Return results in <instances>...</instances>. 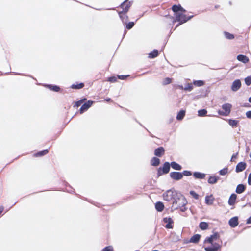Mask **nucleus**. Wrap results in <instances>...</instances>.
I'll list each match as a JSON object with an SVG mask.
<instances>
[{"label": "nucleus", "mask_w": 251, "mask_h": 251, "mask_svg": "<svg viewBox=\"0 0 251 251\" xmlns=\"http://www.w3.org/2000/svg\"><path fill=\"white\" fill-rule=\"evenodd\" d=\"M47 86L50 90L55 92H58L60 90L59 87L56 85H47Z\"/></svg>", "instance_id": "obj_31"}, {"label": "nucleus", "mask_w": 251, "mask_h": 251, "mask_svg": "<svg viewBox=\"0 0 251 251\" xmlns=\"http://www.w3.org/2000/svg\"><path fill=\"white\" fill-rule=\"evenodd\" d=\"M221 248V246L218 243L212 244L211 247H205L204 250L206 251H217Z\"/></svg>", "instance_id": "obj_10"}, {"label": "nucleus", "mask_w": 251, "mask_h": 251, "mask_svg": "<svg viewBox=\"0 0 251 251\" xmlns=\"http://www.w3.org/2000/svg\"><path fill=\"white\" fill-rule=\"evenodd\" d=\"M119 14L120 16V17L123 23L126 24V22L127 21L128 17L127 15H126L124 13L119 12Z\"/></svg>", "instance_id": "obj_26"}, {"label": "nucleus", "mask_w": 251, "mask_h": 251, "mask_svg": "<svg viewBox=\"0 0 251 251\" xmlns=\"http://www.w3.org/2000/svg\"><path fill=\"white\" fill-rule=\"evenodd\" d=\"M48 152H49V151L48 149L40 151L38 152L35 154L34 156L35 157L42 156L47 154L48 153Z\"/></svg>", "instance_id": "obj_29"}, {"label": "nucleus", "mask_w": 251, "mask_h": 251, "mask_svg": "<svg viewBox=\"0 0 251 251\" xmlns=\"http://www.w3.org/2000/svg\"><path fill=\"white\" fill-rule=\"evenodd\" d=\"M117 80V77L115 76H111L108 78V81L110 82H115Z\"/></svg>", "instance_id": "obj_46"}, {"label": "nucleus", "mask_w": 251, "mask_h": 251, "mask_svg": "<svg viewBox=\"0 0 251 251\" xmlns=\"http://www.w3.org/2000/svg\"><path fill=\"white\" fill-rule=\"evenodd\" d=\"M134 25V23L133 22H130L126 24V28L127 29H130L133 27Z\"/></svg>", "instance_id": "obj_41"}, {"label": "nucleus", "mask_w": 251, "mask_h": 251, "mask_svg": "<svg viewBox=\"0 0 251 251\" xmlns=\"http://www.w3.org/2000/svg\"><path fill=\"white\" fill-rule=\"evenodd\" d=\"M232 105L229 103H226L222 105V108L225 111H219L218 113L220 115L227 116L228 115L230 111Z\"/></svg>", "instance_id": "obj_5"}, {"label": "nucleus", "mask_w": 251, "mask_h": 251, "mask_svg": "<svg viewBox=\"0 0 251 251\" xmlns=\"http://www.w3.org/2000/svg\"><path fill=\"white\" fill-rule=\"evenodd\" d=\"M170 166L174 170L180 171L182 169L181 166L176 162H172L170 164Z\"/></svg>", "instance_id": "obj_23"}, {"label": "nucleus", "mask_w": 251, "mask_h": 251, "mask_svg": "<svg viewBox=\"0 0 251 251\" xmlns=\"http://www.w3.org/2000/svg\"><path fill=\"white\" fill-rule=\"evenodd\" d=\"M170 176L172 179L175 180H179L183 178L182 174L178 172H171Z\"/></svg>", "instance_id": "obj_6"}, {"label": "nucleus", "mask_w": 251, "mask_h": 251, "mask_svg": "<svg viewBox=\"0 0 251 251\" xmlns=\"http://www.w3.org/2000/svg\"><path fill=\"white\" fill-rule=\"evenodd\" d=\"M86 100V99H84L83 100H80L77 101L75 102V106L78 107L80 106L83 103L84 100Z\"/></svg>", "instance_id": "obj_45"}, {"label": "nucleus", "mask_w": 251, "mask_h": 251, "mask_svg": "<svg viewBox=\"0 0 251 251\" xmlns=\"http://www.w3.org/2000/svg\"><path fill=\"white\" fill-rule=\"evenodd\" d=\"M186 12H183L180 11L179 12L175 14L176 21H178L179 23L176 26V27H178L179 25H181L183 23H184L191 19L193 16H190L189 17H187L185 14Z\"/></svg>", "instance_id": "obj_2"}, {"label": "nucleus", "mask_w": 251, "mask_h": 251, "mask_svg": "<svg viewBox=\"0 0 251 251\" xmlns=\"http://www.w3.org/2000/svg\"><path fill=\"white\" fill-rule=\"evenodd\" d=\"M224 34L225 36V37L229 40H232L234 38V36L233 34H231L227 32H224Z\"/></svg>", "instance_id": "obj_34"}, {"label": "nucleus", "mask_w": 251, "mask_h": 251, "mask_svg": "<svg viewBox=\"0 0 251 251\" xmlns=\"http://www.w3.org/2000/svg\"><path fill=\"white\" fill-rule=\"evenodd\" d=\"M237 59L238 61L244 63H246L249 61V59L244 55H238L237 56Z\"/></svg>", "instance_id": "obj_19"}, {"label": "nucleus", "mask_w": 251, "mask_h": 251, "mask_svg": "<svg viewBox=\"0 0 251 251\" xmlns=\"http://www.w3.org/2000/svg\"><path fill=\"white\" fill-rule=\"evenodd\" d=\"M164 223H167L165 227L168 229H171L173 228L172 224L173 223V220L170 217H166L163 219Z\"/></svg>", "instance_id": "obj_12"}, {"label": "nucleus", "mask_w": 251, "mask_h": 251, "mask_svg": "<svg viewBox=\"0 0 251 251\" xmlns=\"http://www.w3.org/2000/svg\"><path fill=\"white\" fill-rule=\"evenodd\" d=\"M177 88L181 90H184V88L182 85H178Z\"/></svg>", "instance_id": "obj_54"}, {"label": "nucleus", "mask_w": 251, "mask_h": 251, "mask_svg": "<svg viewBox=\"0 0 251 251\" xmlns=\"http://www.w3.org/2000/svg\"><path fill=\"white\" fill-rule=\"evenodd\" d=\"M219 238V235L217 233H215L214 234L211 235L210 237H207L205 240V242H208L209 243H212V242L214 240H216Z\"/></svg>", "instance_id": "obj_16"}, {"label": "nucleus", "mask_w": 251, "mask_h": 251, "mask_svg": "<svg viewBox=\"0 0 251 251\" xmlns=\"http://www.w3.org/2000/svg\"><path fill=\"white\" fill-rule=\"evenodd\" d=\"M172 9L173 11L175 13V15L176 14L180 11L186 12V10L184 9L180 4L174 5L172 7Z\"/></svg>", "instance_id": "obj_11"}, {"label": "nucleus", "mask_w": 251, "mask_h": 251, "mask_svg": "<svg viewBox=\"0 0 251 251\" xmlns=\"http://www.w3.org/2000/svg\"><path fill=\"white\" fill-rule=\"evenodd\" d=\"M105 101H107V102H109V101H111V99L110 98H106L104 100Z\"/></svg>", "instance_id": "obj_55"}, {"label": "nucleus", "mask_w": 251, "mask_h": 251, "mask_svg": "<svg viewBox=\"0 0 251 251\" xmlns=\"http://www.w3.org/2000/svg\"><path fill=\"white\" fill-rule=\"evenodd\" d=\"M158 55V50H154L152 52L149 54V58H154L157 57Z\"/></svg>", "instance_id": "obj_30"}, {"label": "nucleus", "mask_w": 251, "mask_h": 251, "mask_svg": "<svg viewBox=\"0 0 251 251\" xmlns=\"http://www.w3.org/2000/svg\"><path fill=\"white\" fill-rule=\"evenodd\" d=\"M164 152L165 150L164 148L162 147H160L155 150L154 154L157 156L161 157L164 154Z\"/></svg>", "instance_id": "obj_17"}, {"label": "nucleus", "mask_w": 251, "mask_h": 251, "mask_svg": "<svg viewBox=\"0 0 251 251\" xmlns=\"http://www.w3.org/2000/svg\"><path fill=\"white\" fill-rule=\"evenodd\" d=\"M241 86V83L239 79L235 80L232 83L231 89L233 91L236 92L238 90Z\"/></svg>", "instance_id": "obj_9"}, {"label": "nucleus", "mask_w": 251, "mask_h": 251, "mask_svg": "<svg viewBox=\"0 0 251 251\" xmlns=\"http://www.w3.org/2000/svg\"><path fill=\"white\" fill-rule=\"evenodd\" d=\"M102 251H113V248L112 246H107L105 247Z\"/></svg>", "instance_id": "obj_47"}, {"label": "nucleus", "mask_w": 251, "mask_h": 251, "mask_svg": "<svg viewBox=\"0 0 251 251\" xmlns=\"http://www.w3.org/2000/svg\"><path fill=\"white\" fill-rule=\"evenodd\" d=\"M179 208H180V210L182 212H184L186 210V208L185 207V206H183V207H179Z\"/></svg>", "instance_id": "obj_52"}, {"label": "nucleus", "mask_w": 251, "mask_h": 251, "mask_svg": "<svg viewBox=\"0 0 251 251\" xmlns=\"http://www.w3.org/2000/svg\"><path fill=\"white\" fill-rule=\"evenodd\" d=\"M247 118L251 119V111H247L246 113Z\"/></svg>", "instance_id": "obj_50"}, {"label": "nucleus", "mask_w": 251, "mask_h": 251, "mask_svg": "<svg viewBox=\"0 0 251 251\" xmlns=\"http://www.w3.org/2000/svg\"><path fill=\"white\" fill-rule=\"evenodd\" d=\"M194 177L197 179H204L206 175L199 172H195L193 174Z\"/></svg>", "instance_id": "obj_18"}, {"label": "nucleus", "mask_w": 251, "mask_h": 251, "mask_svg": "<svg viewBox=\"0 0 251 251\" xmlns=\"http://www.w3.org/2000/svg\"><path fill=\"white\" fill-rule=\"evenodd\" d=\"M228 171V168H225L219 171V174L221 175L224 176L225 175Z\"/></svg>", "instance_id": "obj_40"}, {"label": "nucleus", "mask_w": 251, "mask_h": 251, "mask_svg": "<svg viewBox=\"0 0 251 251\" xmlns=\"http://www.w3.org/2000/svg\"><path fill=\"white\" fill-rule=\"evenodd\" d=\"M247 223L248 224H251V216L248 219Z\"/></svg>", "instance_id": "obj_53"}, {"label": "nucleus", "mask_w": 251, "mask_h": 251, "mask_svg": "<svg viewBox=\"0 0 251 251\" xmlns=\"http://www.w3.org/2000/svg\"><path fill=\"white\" fill-rule=\"evenodd\" d=\"M205 203L207 205H212L213 203L214 199L212 195H211L210 196H206L205 197Z\"/></svg>", "instance_id": "obj_22"}, {"label": "nucleus", "mask_w": 251, "mask_h": 251, "mask_svg": "<svg viewBox=\"0 0 251 251\" xmlns=\"http://www.w3.org/2000/svg\"><path fill=\"white\" fill-rule=\"evenodd\" d=\"M128 0H126L121 4V7L123 9V11L121 12L126 14L129 10L131 6L130 2L127 3Z\"/></svg>", "instance_id": "obj_8"}, {"label": "nucleus", "mask_w": 251, "mask_h": 251, "mask_svg": "<svg viewBox=\"0 0 251 251\" xmlns=\"http://www.w3.org/2000/svg\"><path fill=\"white\" fill-rule=\"evenodd\" d=\"M185 114V111L183 110H180L176 116V119L178 120H181L183 119Z\"/></svg>", "instance_id": "obj_28"}, {"label": "nucleus", "mask_w": 251, "mask_h": 251, "mask_svg": "<svg viewBox=\"0 0 251 251\" xmlns=\"http://www.w3.org/2000/svg\"><path fill=\"white\" fill-rule=\"evenodd\" d=\"M229 225L231 227H235L238 225V218L237 217H234L231 218L228 222Z\"/></svg>", "instance_id": "obj_13"}, {"label": "nucleus", "mask_w": 251, "mask_h": 251, "mask_svg": "<svg viewBox=\"0 0 251 251\" xmlns=\"http://www.w3.org/2000/svg\"><path fill=\"white\" fill-rule=\"evenodd\" d=\"M249 100V102L250 103H251V97L249 98V100Z\"/></svg>", "instance_id": "obj_57"}, {"label": "nucleus", "mask_w": 251, "mask_h": 251, "mask_svg": "<svg viewBox=\"0 0 251 251\" xmlns=\"http://www.w3.org/2000/svg\"><path fill=\"white\" fill-rule=\"evenodd\" d=\"M237 154H238V153H237L236 154H234L232 155L231 159V161H232L234 160V158H236Z\"/></svg>", "instance_id": "obj_51"}, {"label": "nucleus", "mask_w": 251, "mask_h": 251, "mask_svg": "<svg viewBox=\"0 0 251 251\" xmlns=\"http://www.w3.org/2000/svg\"><path fill=\"white\" fill-rule=\"evenodd\" d=\"M164 208V204L161 202H157L155 204V208L157 211L161 212Z\"/></svg>", "instance_id": "obj_24"}, {"label": "nucleus", "mask_w": 251, "mask_h": 251, "mask_svg": "<svg viewBox=\"0 0 251 251\" xmlns=\"http://www.w3.org/2000/svg\"><path fill=\"white\" fill-rule=\"evenodd\" d=\"M170 169V164L166 162L164 163L162 167H159L157 171V176H161L163 174H167Z\"/></svg>", "instance_id": "obj_4"}, {"label": "nucleus", "mask_w": 251, "mask_h": 251, "mask_svg": "<svg viewBox=\"0 0 251 251\" xmlns=\"http://www.w3.org/2000/svg\"><path fill=\"white\" fill-rule=\"evenodd\" d=\"M84 85L83 83H79L78 84H76V85L73 84L72 85L71 87L73 89H79L82 88L84 87Z\"/></svg>", "instance_id": "obj_37"}, {"label": "nucleus", "mask_w": 251, "mask_h": 251, "mask_svg": "<svg viewBox=\"0 0 251 251\" xmlns=\"http://www.w3.org/2000/svg\"><path fill=\"white\" fill-rule=\"evenodd\" d=\"M187 201L185 197L181 194H177L173 202L172 207L174 209L185 206Z\"/></svg>", "instance_id": "obj_1"}, {"label": "nucleus", "mask_w": 251, "mask_h": 251, "mask_svg": "<svg viewBox=\"0 0 251 251\" xmlns=\"http://www.w3.org/2000/svg\"><path fill=\"white\" fill-rule=\"evenodd\" d=\"M171 82V79L170 78H166L164 79L163 81V84L165 85L167 84H169Z\"/></svg>", "instance_id": "obj_43"}, {"label": "nucleus", "mask_w": 251, "mask_h": 251, "mask_svg": "<svg viewBox=\"0 0 251 251\" xmlns=\"http://www.w3.org/2000/svg\"><path fill=\"white\" fill-rule=\"evenodd\" d=\"M160 163V160L157 157H154L151 160V164L153 166H157Z\"/></svg>", "instance_id": "obj_27"}, {"label": "nucleus", "mask_w": 251, "mask_h": 251, "mask_svg": "<svg viewBox=\"0 0 251 251\" xmlns=\"http://www.w3.org/2000/svg\"><path fill=\"white\" fill-rule=\"evenodd\" d=\"M237 198V195L235 194H232L231 195L229 200H228V204L230 205H233L235 202L236 199Z\"/></svg>", "instance_id": "obj_20"}, {"label": "nucleus", "mask_w": 251, "mask_h": 251, "mask_svg": "<svg viewBox=\"0 0 251 251\" xmlns=\"http://www.w3.org/2000/svg\"><path fill=\"white\" fill-rule=\"evenodd\" d=\"M93 101L89 100L87 102L83 104L80 108L79 111L81 114L87 111L92 105Z\"/></svg>", "instance_id": "obj_7"}, {"label": "nucleus", "mask_w": 251, "mask_h": 251, "mask_svg": "<svg viewBox=\"0 0 251 251\" xmlns=\"http://www.w3.org/2000/svg\"><path fill=\"white\" fill-rule=\"evenodd\" d=\"M246 187L242 184L237 185L236 189V192L238 194L242 193L245 190Z\"/></svg>", "instance_id": "obj_21"}, {"label": "nucleus", "mask_w": 251, "mask_h": 251, "mask_svg": "<svg viewBox=\"0 0 251 251\" xmlns=\"http://www.w3.org/2000/svg\"><path fill=\"white\" fill-rule=\"evenodd\" d=\"M201 238V235L200 234H197L191 237V238L189 239V241L187 243H192L197 244L198 243L200 239Z\"/></svg>", "instance_id": "obj_14"}, {"label": "nucleus", "mask_w": 251, "mask_h": 251, "mask_svg": "<svg viewBox=\"0 0 251 251\" xmlns=\"http://www.w3.org/2000/svg\"><path fill=\"white\" fill-rule=\"evenodd\" d=\"M246 167V164L245 162H241L238 163L236 167V172H240L244 170Z\"/></svg>", "instance_id": "obj_15"}, {"label": "nucleus", "mask_w": 251, "mask_h": 251, "mask_svg": "<svg viewBox=\"0 0 251 251\" xmlns=\"http://www.w3.org/2000/svg\"><path fill=\"white\" fill-rule=\"evenodd\" d=\"M248 183L249 185H251V172L249 174L248 176Z\"/></svg>", "instance_id": "obj_49"}, {"label": "nucleus", "mask_w": 251, "mask_h": 251, "mask_svg": "<svg viewBox=\"0 0 251 251\" xmlns=\"http://www.w3.org/2000/svg\"><path fill=\"white\" fill-rule=\"evenodd\" d=\"M193 86L192 84L188 83L184 88V90L185 91H191L193 90Z\"/></svg>", "instance_id": "obj_38"}, {"label": "nucleus", "mask_w": 251, "mask_h": 251, "mask_svg": "<svg viewBox=\"0 0 251 251\" xmlns=\"http://www.w3.org/2000/svg\"><path fill=\"white\" fill-rule=\"evenodd\" d=\"M177 195L176 191L170 189L165 192L163 194V197L164 200L170 201L173 200H174Z\"/></svg>", "instance_id": "obj_3"}, {"label": "nucleus", "mask_w": 251, "mask_h": 251, "mask_svg": "<svg viewBox=\"0 0 251 251\" xmlns=\"http://www.w3.org/2000/svg\"><path fill=\"white\" fill-rule=\"evenodd\" d=\"M3 208L2 207V208H0V214L2 213V212L3 211Z\"/></svg>", "instance_id": "obj_56"}, {"label": "nucleus", "mask_w": 251, "mask_h": 251, "mask_svg": "<svg viewBox=\"0 0 251 251\" xmlns=\"http://www.w3.org/2000/svg\"><path fill=\"white\" fill-rule=\"evenodd\" d=\"M198 112V115L199 116L202 117V116H204L206 115L207 111L206 109H203L199 110Z\"/></svg>", "instance_id": "obj_36"}, {"label": "nucleus", "mask_w": 251, "mask_h": 251, "mask_svg": "<svg viewBox=\"0 0 251 251\" xmlns=\"http://www.w3.org/2000/svg\"><path fill=\"white\" fill-rule=\"evenodd\" d=\"M190 194L195 199H199V195L197 194L195 191H191L190 192Z\"/></svg>", "instance_id": "obj_42"}, {"label": "nucleus", "mask_w": 251, "mask_h": 251, "mask_svg": "<svg viewBox=\"0 0 251 251\" xmlns=\"http://www.w3.org/2000/svg\"><path fill=\"white\" fill-rule=\"evenodd\" d=\"M182 176H190L192 175V172L190 171L185 170L183 171L182 173Z\"/></svg>", "instance_id": "obj_44"}, {"label": "nucleus", "mask_w": 251, "mask_h": 251, "mask_svg": "<svg viewBox=\"0 0 251 251\" xmlns=\"http://www.w3.org/2000/svg\"><path fill=\"white\" fill-rule=\"evenodd\" d=\"M129 75H118V78L120 79H122V80H125L126 79L127 77H128Z\"/></svg>", "instance_id": "obj_48"}, {"label": "nucleus", "mask_w": 251, "mask_h": 251, "mask_svg": "<svg viewBox=\"0 0 251 251\" xmlns=\"http://www.w3.org/2000/svg\"><path fill=\"white\" fill-rule=\"evenodd\" d=\"M219 179V177L216 176H210L208 180L209 184H213L216 183Z\"/></svg>", "instance_id": "obj_25"}, {"label": "nucleus", "mask_w": 251, "mask_h": 251, "mask_svg": "<svg viewBox=\"0 0 251 251\" xmlns=\"http://www.w3.org/2000/svg\"><path fill=\"white\" fill-rule=\"evenodd\" d=\"M208 225L207 223L202 222L200 223L199 227L202 230H205L208 228Z\"/></svg>", "instance_id": "obj_32"}, {"label": "nucleus", "mask_w": 251, "mask_h": 251, "mask_svg": "<svg viewBox=\"0 0 251 251\" xmlns=\"http://www.w3.org/2000/svg\"><path fill=\"white\" fill-rule=\"evenodd\" d=\"M245 82L247 86L251 84V75L245 78Z\"/></svg>", "instance_id": "obj_39"}, {"label": "nucleus", "mask_w": 251, "mask_h": 251, "mask_svg": "<svg viewBox=\"0 0 251 251\" xmlns=\"http://www.w3.org/2000/svg\"><path fill=\"white\" fill-rule=\"evenodd\" d=\"M238 121L235 120L229 119L228 120V124L230 126L233 127H236L237 126Z\"/></svg>", "instance_id": "obj_33"}, {"label": "nucleus", "mask_w": 251, "mask_h": 251, "mask_svg": "<svg viewBox=\"0 0 251 251\" xmlns=\"http://www.w3.org/2000/svg\"><path fill=\"white\" fill-rule=\"evenodd\" d=\"M193 84L195 86L200 87L204 85V82L202 80H195L193 81Z\"/></svg>", "instance_id": "obj_35"}]
</instances>
